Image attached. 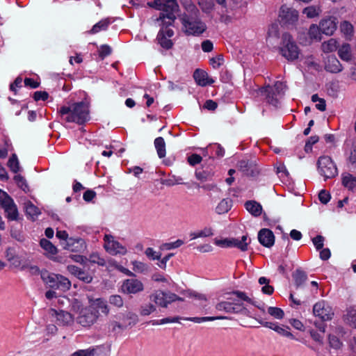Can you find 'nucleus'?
<instances>
[{
	"mask_svg": "<svg viewBox=\"0 0 356 356\" xmlns=\"http://www.w3.org/2000/svg\"><path fill=\"white\" fill-rule=\"evenodd\" d=\"M95 305L96 307V308H95V309H99L102 312V313L104 314L105 315L108 314L109 308L106 301H105L104 300L101 298L96 299L95 301Z\"/></svg>",
	"mask_w": 356,
	"mask_h": 356,
	"instance_id": "nucleus-43",
	"label": "nucleus"
},
{
	"mask_svg": "<svg viewBox=\"0 0 356 356\" xmlns=\"http://www.w3.org/2000/svg\"><path fill=\"white\" fill-rule=\"evenodd\" d=\"M322 49L325 53L334 51L338 49L337 41L334 38H331L327 42L322 44Z\"/></svg>",
	"mask_w": 356,
	"mask_h": 356,
	"instance_id": "nucleus-38",
	"label": "nucleus"
},
{
	"mask_svg": "<svg viewBox=\"0 0 356 356\" xmlns=\"http://www.w3.org/2000/svg\"><path fill=\"white\" fill-rule=\"evenodd\" d=\"M8 166L10 170L17 173L20 170L19 163L16 154H13L8 161Z\"/></svg>",
	"mask_w": 356,
	"mask_h": 356,
	"instance_id": "nucleus-45",
	"label": "nucleus"
},
{
	"mask_svg": "<svg viewBox=\"0 0 356 356\" xmlns=\"http://www.w3.org/2000/svg\"><path fill=\"white\" fill-rule=\"evenodd\" d=\"M275 327V332L277 333H278L279 334L282 335V336H284V337H288V338H290V339H295L293 334L290 332L288 330H289V327L288 326H280V325H277V327Z\"/></svg>",
	"mask_w": 356,
	"mask_h": 356,
	"instance_id": "nucleus-48",
	"label": "nucleus"
},
{
	"mask_svg": "<svg viewBox=\"0 0 356 356\" xmlns=\"http://www.w3.org/2000/svg\"><path fill=\"white\" fill-rule=\"evenodd\" d=\"M280 39V28L277 23H273L268 28L266 42L272 46L278 44Z\"/></svg>",
	"mask_w": 356,
	"mask_h": 356,
	"instance_id": "nucleus-22",
	"label": "nucleus"
},
{
	"mask_svg": "<svg viewBox=\"0 0 356 356\" xmlns=\"http://www.w3.org/2000/svg\"><path fill=\"white\" fill-rule=\"evenodd\" d=\"M91 264H96L99 266H106V260L101 257L99 254L97 252H93L89 255L88 260Z\"/></svg>",
	"mask_w": 356,
	"mask_h": 356,
	"instance_id": "nucleus-41",
	"label": "nucleus"
},
{
	"mask_svg": "<svg viewBox=\"0 0 356 356\" xmlns=\"http://www.w3.org/2000/svg\"><path fill=\"white\" fill-rule=\"evenodd\" d=\"M320 32L319 26L312 24L309 28V35L312 39L321 40Z\"/></svg>",
	"mask_w": 356,
	"mask_h": 356,
	"instance_id": "nucleus-52",
	"label": "nucleus"
},
{
	"mask_svg": "<svg viewBox=\"0 0 356 356\" xmlns=\"http://www.w3.org/2000/svg\"><path fill=\"white\" fill-rule=\"evenodd\" d=\"M0 204L4 209L8 220H18L19 213L17 205L13 198L4 191H0Z\"/></svg>",
	"mask_w": 356,
	"mask_h": 356,
	"instance_id": "nucleus-7",
	"label": "nucleus"
},
{
	"mask_svg": "<svg viewBox=\"0 0 356 356\" xmlns=\"http://www.w3.org/2000/svg\"><path fill=\"white\" fill-rule=\"evenodd\" d=\"M268 313L277 319H282L284 316V311L278 307H269Z\"/></svg>",
	"mask_w": 356,
	"mask_h": 356,
	"instance_id": "nucleus-50",
	"label": "nucleus"
},
{
	"mask_svg": "<svg viewBox=\"0 0 356 356\" xmlns=\"http://www.w3.org/2000/svg\"><path fill=\"white\" fill-rule=\"evenodd\" d=\"M324 237L321 235H318L312 238V242L317 250H321L323 247Z\"/></svg>",
	"mask_w": 356,
	"mask_h": 356,
	"instance_id": "nucleus-60",
	"label": "nucleus"
},
{
	"mask_svg": "<svg viewBox=\"0 0 356 356\" xmlns=\"http://www.w3.org/2000/svg\"><path fill=\"white\" fill-rule=\"evenodd\" d=\"M340 29L347 38H351L353 35V26L348 21L341 23Z\"/></svg>",
	"mask_w": 356,
	"mask_h": 356,
	"instance_id": "nucleus-39",
	"label": "nucleus"
},
{
	"mask_svg": "<svg viewBox=\"0 0 356 356\" xmlns=\"http://www.w3.org/2000/svg\"><path fill=\"white\" fill-rule=\"evenodd\" d=\"M232 207V200L230 198L222 199L216 207V212L218 214L227 213Z\"/></svg>",
	"mask_w": 356,
	"mask_h": 356,
	"instance_id": "nucleus-29",
	"label": "nucleus"
},
{
	"mask_svg": "<svg viewBox=\"0 0 356 356\" xmlns=\"http://www.w3.org/2000/svg\"><path fill=\"white\" fill-rule=\"evenodd\" d=\"M110 23L111 22L108 19L101 20L92 26V29L90 31V33L92 34H95L102 30H106L108 28Z\"/></svg>",
	"mask_w": 356,
	"mask_h": 356,
	"instance_id": "nucleus-37",
	"label": "nucleus"
},
{
	"mask_svg": "<svg viewBox=\"0 0 356 356\" xmlns=\"http://www.w3.org/2000/svg\"><path fill=\"white\" fill-rule=\"evenodd\" d=\"M328 339L331 347L335 349H339L341 348L342 343L340 341L338 337L334 335L330 334Z\"/></svg>",
	"mask_w": 356,
	"mask_h": 356,
	"instance_id": "nucleus-57",
	"label": "nucleus"
},
{
	"mask_svg": "<svg viewBox=\"0 0 356 356\" xmlns=\"http://www.w3.org/2000/svg\"><path fill=\"white\" fill-rule=\"evenodd\" d=\"M57 286L58 287L56 289L66 291L70 289L71 282L67 277L60 275Z\"/></svg>",
	"mask_w": 356,
	"mask_h": 356,
	"instance_id": "nucleus-40",
	"label": "nucleus"
},
{
	"mask_svg": "<svg viewBox=\"0 0 356 356\" xmlns=\"http://www.w3.org/2000/svg\"><path fill=\"white\" fill-rule=\"evenodd\" d=\"M246 210L254 217L259 216L262 213L261 205L255 200H248L245 203Z\"/></svg>",
	"mask_w": 356,
	"mask_h": 356,
	"instance_id": "nucleus-26",
	"label": "nucleus"
},
{
	"mask_svg": "<svg viewBox=\"0 0 356 356\" xmlns=\"http://www.w3.org/2000/svg\"><path fill=\"white\" fill-rule=\"evenodd\" d=\"M193 77L196 83L201 86L211 85L214 83V80L209 78L208 74L202 70H195L193 73Z\"/></svg>",
	"mask_w": 356,
	"mask_h": 356,
	"instance_id": "nucleus-23",
	"label": "nucleus"
},
{
	"mask_svg": "<svg viewBox=\"0 0 356 356\" xmlns=\"http://www.w3.org/2000/svg\"><path fill=\"white\" fill-rule=\"evenodd\" d=\"M250 243V239L248 238L247 235L241 237V239L232 238V247H236L243 252L247 251L248 245Z\"/></svg>",
	"mask_w": 356,
	"mask_h": 356,
	"instance_id": "nucleus-30",
	"label": "nucleus"
},
{
	"mask_svg": "<svg viewBox=\"0 0 356 356\" xmlns=\"http://www.w3.org/2000/svg\"><path fill=\"white\" fill-rule=\"evenodd\" d=\"M345 321L350 326L356 328V308L350 307L347 310Z\"/></svg>",
	"mask_w": 356,
	"mask_h": 356,
	"instance_id": "nucleus-35",
	"label": "nucleus"
},
{
	"mask_svg": "<svg viewBox=\"0 0 356 356\" xmlns=\"http://www.w3.org/2000/svg\"><path fill=\"white\" fill-rule=\"evenodd\" d=\"M49 97V94L45 91H36L34 93L33 98L35 101L46 100Z\"/></svg>",
	"mask_w": 356,
	"mask_h": 356,
	"instance_id": "nucleus-64",
	"label": "nucleus"
},
{
	"mask_svg": "<svg viewBox=\"0 0 356 356\" xmlns=\"http://www.w3.org/2000/svg\"><path fill=\"white\" fill-rule=\"evenodd\" d=\"M112 49L111 48L107 45L104 44L100 47L99 50V56L102 60H103L106 56L110 55L111 54Z\"/></svg>",
	"mask_w": 356,
	"mask_h": 356,
	"instance_id": "nucleus-54",
	"label": "nucleus"
},
{
	"mask_svg": "<svg viewBox=\"0 0 356 356\" xmlns=\"http://www.w3.org/2000/svg\"><path fill=\"white\" fill-rule=\"evenodd\" d=\"M286 86L281 81H276L271 86L270 85L261 87L257 90L259 96L264 97L268 104L277 107L280 103L279 99L284 95Z\"/></svg>",
	"mask_w": 356,
	"mask_h": 356,
	"instance_id": "nucleus-4",
	"label": "nucleus"
},
{
	"mask_svg": "<svg viewBox=\"0 0 356 356\" xmlns=\"http://www.w3.org/2000/svg\"><path fill=\"white\" fill-rule=\"evenodd\" d=\"M342 184L349 190H353L356 187V177L350 174L344 175L342 178Z\"/></svg>",
	"mask_w": 356,
	"mask_h": 356,
	"instance_id": "nucleus-36",
	"label": "nucleus"
},
{
	"mask_svg": "<svg viewBox=\"0 0 356 356\" xmlns=\"http://www.w3.org/2000/svg\"><path fill=\"white\" fill-rule=\"evenodd\" d=\"M321 13V9L316 6H309L303 10V13L309 18H313L318 16Z\"/></svg>",
	"mask_w": 356,
	"mask_h": 356,
	"instance_id": "nucleus-47",
	"label": "nucleus"
},
{
	"mask_svg": "<svg viewBox=\"0 0 356 356\" xmlns=\"http://www.w3.org/2000/svg\"><path fill=\"white\" fill-rule=\"evenodd\" d=\"M150 300L156 305L166 308L169 304L176 300L184 301V298L179 297L175 293L158 291L149 296Z\"/></svg>",
	"mask_w": 356,
	"mask_h": 356,
	"instance_id": "nucleus-10",
	"label": "nucleus"
},
{
	"mask_svg": "<svg viewBox=\"0 0 356 356\" xmlns=\"http://www.w3.org/2000/svg\"><path fill=\"white\" fill-rule=\"evenodd\" d=\"M59 113L67 122H75L83 124L90 120L88 104L81 102L72 104L70 106H63L59 110Z\"/></svg>",
	"mask_w": 356,
	"mask_h": 356,
	"instance_id": "nucleus-3",
	"label": "nucleus"
},
{
	"mask_svg": "<svg viewBox=\"0 0 356 356\" xmlns=\"http://www.w3.org/2000/svg\"><path fill=\"white\" fill-rule=\"evenodd\" d=\"M181 20L184 31L187 35L199 36L207 30V25L198 18V14L185 15Z\"/></svg>",
	"mask_w": 356,
	"mask_h": 356,
	"instance_id": "nucleus-5",
	"label": "nucleus"
},
{
	"mask_svg": "<svg viewBox=\"0 0 356 356\" xmlns=\"http://www.w3.org/2000/svg\"><path fill=\"white\" fill-rule=\"evenodd\" d=\"M280 52L282 56L289 61L295 60L298 58L299 48L293 40L292 36L288 33H284L282 35Z\"/></svg>",
	"mask_w": 356,
	"mask_h": 356,
	"instance_id": "nucleus-6",
	"label": "nucleus"
},
{
	"mask_svg": "<svg viewBox=\"0 0 356 356\" xmlns=\"http://www.w3.org/2000/svg\"><path fill=\"white\" fill-rule=\"evenodd\" d=\"M99 314V310L93 307L83 308L80 311L76 322L83 327H90L97 321Z\"/></svg>",
	"mask_w": 356,
	"mask_h": 356,
	"instance_id": "nucleus-9",
	"label": "nucleus"
},
{
	"mask_svg": "<svg viewBox=\"0 0 356 356\" xmlns=\"http://www.w3.org/2000/svg\"><path fill=\"white\" fill-rule=\"evenodd\" d=\"M318 198L321 203L325 204L330 200V194L325 190H321L318 194Z\"/></svg>",
	"mask_w": 356,
	"mask_h": 356,
	"instance_id": "nucleus-59",
	"label": "nucleus"
},
{
	"mask_svg": "<svg viewBox=\"0 0 356 356\" xmlns=\"http://www.w3.org/2000/svg\"><path fill=\"white\" fill-rule=\"evenodd\" d=\"M10 235L13 238H15L16 240L20 242L24 241L25 239L24 236L20 231L16 230L13 228H11Z\"/></svg>",
	"mask_w": 356,
	"mask_h": 356,
	"instance_id": "nucleus-62",
	"label": "nucleus"
},
{
	"mask_svg": "<svg viewBox=\"0 0 356 356\" xmlns=\"http://www.w3.org/2000/svg\"><path fill=\"white\" fill-rule=\"evenodd\" d=\"M183 1H184L183 3L184 4L188 12H189L192 14H194L195 15H196V14H199L198 9L196 8V6L194 4L192 3L191 0H183Z\"/></svg>",
	"mask_w": 356,
	"mask_h": 356,
	"instance_id": "nucleus-53",
	"label": "nucleus"
},
{
	"mask_svg": "<svg viewBox=\"0 0 356 356\" xmlns=\"http://www.w3.org/2000/svg\"><path fill=\"white\" fill-rule=\"evenodd\" d=\"M104 240L105 241L104 248L111 254L124 255L127 253L126 248L118 241H115L113 236L106 234Z\"/></svg>",
	"mask_w": 356,
	"mask_h": 356,
	"instance_id": "nucleus-15",
	"label": "nucleus"
},
{
	"mask_svg": "<svg viewBox=\"0 0 356 356\" xmlns=\"http://www.w3.org/2000/svg\"><path fill=\"white\" fill-rule=\"evenodd\" d=\"M40 245L42 249H44L48 254L51 255H55L58 252L57 248L49 240L46 238H42L40 241Z\"/></svg>",
	"mask_w": 356,
	"mask_h": 356,
	"instance_id": "nucleus-32",
	"label": "nucleus"
},
{
	"mask_svg": "<svg viewBox=\"0 0 356 356\" xmlns=\"http://www.w3.org/2000/svg\"><path fill=\"white\" fill-rule=\"evenodd\" d=\"M197 3L204 13L211 12L214 6L213 0H197Z\"/></svg>",
	"mask_w": 356,
	"mask_h": 356,
	"instance_id": "nucleus-46",
	"label": "nucleus"
},
{
	"mask_svg": "<svg viewBox=\"0 0 356 356\" xmlns=\"http://www.w3.org/2000/svg\"><path fill=\"white\" fill-rule=\"evenodd\" d=\"M317 165L319 173L325 177V179L333 178L338 175L337 168L330 156H320Z\"/></svg>",
	"mask_w": 356,
	"mask_h": 356,
	"instance_id": "nucleus-8",
	"label": "nucleus"
},
{
	"mask_svg": "<svg viewBox=\"0 0 356 356\" xmlns=\"http://www.w3.org/2000/svg\"><path fill=\"white\" fill-rule=\"evenodd\" d=\"M24 209L27 216L34 220L40 214V209L31 201L28 200L24 204Z\"/></svg>",
	"mask_w": 356,
	"mask_h": 356,
	"instance_id": "nucleus-28",
	"label": "nucleus"
},
{
	"mask_svg": "<svg viewBox=\"0 0 356 356\" xmlns=\"http://www.w3.org/2000/svg\"><path fill=\"white\" fill-rule=\"evenodd\" d=\"M183 319L186 320V321H193V322H195L197 323H200L205 322V321H212L218 320V319H229V318L227 316H206V317H187V318H184Z\"/></svg>",
	"mask_w": 356,
	"mask_h": 356,
	"instance_id": "nucleus-34",
	"label": "nucleus"
},
{
	"mask_svg": "<svg viewBox=\"0 0 356 356\" xmlns=\"http://www.w3.org/2000/svg\"><path fill=\"white\" fill-rule=\"evenodd\" d=\"M202 160L201 156L197 154H193L190 156L188 157V162L191 165H195L196 164L200 163Z\"/></svg>",
	"mask_w": 356,
	"mask_h": 356,
	"instance_id": "nucleus-61",
	"label": "nucleus"
},
{
	"mask_svg": "<svg viewBox=\"0 0 356 356\" xmlns=\"http://www.w3.org/2000/svg\"><path fill=\"white\" fill-rule=\"evenodd\" d=\"M279 18L284 25H294L298 19V13L295 9L282 6L280 8Z\"/></svg>",
	"mask_w": 356,
	"mask_h": 356,
	"instance_id": "nucleus-14",
	"label": "nucleus"
},
{
	"mask_svg": "<svg viewBox=\"0 0 356 356\" xmlns=\"http://www.w3.org/2000/svg\"><path fill=\"white\" fill-rule=\"evenodd\" d=\"M313 314L323 321H330L334 316L332 307L323 300L319 301L314 305Z\"/></svg>",
	"mask_w": 356,
	"mask_h": 356,
	"instance_id": "nucleus-11",
	"label": "nucleus"
},
{
	"mask_svg": "<svg viewBox=\"0 0 356 356\" xmlns=\"http://www.w3.org/2000/svg\"><path fill=\"white\" fill-rule=\"evenodd\" d=\"M238 170L241 171L246 176L254 177L259 173L256 163L253 161L241 160L237 163Z\"/></svg>",
	"mask_w": 356,
	"mask_h": 356,
	"instance_id": "nucleus-17",
	"label": "nucleus"
},
{
	"mask_svg": "<svg viewBox=\"0 0 356 356\" xmlns=\"http://www.w3.org/2000/svg\"><path fill=\"white\" fill-rule=\"evenodd\" d=\"M180 319H181V318L178 317V316L167 317V318H164L161 320H152V321H150L149 323L153 325H163V324L169 323H179Z\"/></svg>",
	"mask_w": 356,
	"mask_h": 356,
	"instance_id": "nucleus-44",
	"label": "nucleus"
},
{
	"mask_svg": "<svg viewBox=\"0 0 356 356\" xmlns=\"http://www.w3.org/2000/svg\"><path fill=\"white\" fill-rule=\"evenodd\" d=\"M67 269L72 275L85 283H90L93 280L92 276L89 273L76 266L69 265L67 266Z\"/></svg>",
	"mask_w": 356,
	"mask_h": 356,
	"instance_id": "nucleus-19",
	"label": "nucleus"
},
{
	"mask_svg": "<svg viewBox=\"0 0 356 356\" xmlns=\"http://www.w3.org/2000/svg\"><path fill=\"white\" fill-rule=\"evenodd\" d=\"M144 290L143 282L135 278L124 280L120 286V291L127 295L137 294Z\"/></svg>",
	"mask_w": 356,
	"mask_h": 356,
	"instance_id": "nucleus-12",
	"label": "nucleus"
},
{
	"mask_svg": "<svg viewBox=\"0 0 356 356\" xmlns=\"http://www.w3.org/2000/svg\"><path fill=\"white\" fill-rule=\"evenodd\" d=\"M147 257L152 260H160L161 254L155 252L153 248H147L145 252Z\"/></svg>",
	"mask_w": 356,
	"mask_h": 356,
	"instance_id": "nucleus-58",
	"label": "nucleus"
},
{
	"mask_svg": "<svg viewBox=\"0 0 356 356\" xmlns=\"http://www.w3.org/2000/svg\"><path fill=\"white\" fill-rule=\"evenodd\" d=\"M325 70L330 73H339L343 70V66L335 56H328L325 60Z\"/></svg>",
	"mask_w": 356,
	"mask_h": 356,
	"instance_id": "nucleus-21",
	"label": "nucleus"
},
{
	"mask_svg": "<svg viewBox=\"0 0 356 356\" xmlns=\"http://www.w3.org/2000/svg\"><path fill=\"white\" fill-rule=\"evenodd\" d=\"M157 40L162 47L166 49L172 48L173 43L171 40L165 37L163 27L158 33Z\"/></svg>",
	"mask_w": 356,
	"mask_h": 356,
	"instance_id": "nucleus-31",
	"label": "nucleus"
},
{
	"mask_svg": "<svg viewBox=\"0 0 356 356\" xmlns=\"http://www.w3.org/2000/svg\"><path fill=\"white\" fill-rule=\"evenodd\" d=\"M14 180L17 185L18 186V187H19L25 193L29 191V188L27 181L23 176H22L21 175H16L14 177Z\"/></svg>",
	"mask_w": 356,
	"mask_h": 356,
	"instance_id": "nucleus-42",
	"label": "nucleus"
},
{
	"mask_svg": "<svg viewBox=\"0 0 356 356\" xmlns=\"http://www.w3.org/2000/svg\"><path fill=\"white\" fill-rule=\"evenodd\" d=\"M154 146L158 156L162 159L165 156V143L162 137H158L154 140Z\"/></svg>",
	"mask_w": 356,
	"mask_h": 356,
	"instance_id": "nucleus-33",
	"label": "nucleus"
},
{
	"mask_svg": "<svg viewBox=\"0 0 356 356\" xmlns=\"http://www.w3.org/2000/svg\"><path fill=\"white\" fill-rule=\"evenodd\" d=\"M110 304L117 307H122L124 304L122 298L120 295H112L108 300Z\"/></svg>",
	"mask_w": 356,
	"mask_h": 356,
	"instance_id": "nucleus-51",
	"label": "nucleus"
},
{
	"mask_svg": "<svg viewBox=\"0 0 356 356\" xmlns=\"http://www.w3.org/2000/svg\"><path fill=\"white\" fill-rule=\"evenodd\" d=\"M258 240L264 247L270 248L274 245L275 236L269 229L263 228L258 233Z\"/></svg>",
	"mask_w": 356,
	"mask_h": 356,
	"instance_id": "nucleus-20",
	"label": "nucleus"
},
{
	"mask_svg": "<svg viewBox=\"0 0 356 356\" xmlns=\"http://www.w3.org/2000/svg\"><path fill=\"white\" fill-rule=\"evenodd\" d=\"M156 309V307L151 303L143 305L140 306V314L141 316H148L155 312Z\"/></svg>",
	"mask_w": 356,
	"mask_h": 356,
	"instance_id": "nucleus-49",
	"label": "nucleus"
},
{
	"mask_svg": "<svg viewBox=\"0 0 356 356\" xmlns=\"http://www.w3.org/2000/svg\"><path fill=\"white\" fill-rule=\"evenodd\" d=\"M58 274L50 273L47 270L41 271L42 280L49 285L50 288L56 289L58 286V280L59 279Z\"/></svg>",
	"mask_w": 356,
	"mask_h": 356,
	"instance_id": "nucleus-24",
	"label": "nucleus"
},
{
	"mask_svg": "<svg viewBox=\"0 0 356 356\" xmlns=\"http://www.w3.org/2000/svg\"><path fill=\"white\" fill-rule=\"evenodd\" d=\"M95 350L92 349H86V350H79L72 353L71 356H95Z\"/></svg>",
	"mask_w": 356,
	"mask_h": 356,
	"instance_id": "nucleus-56",
	"label": "nucleus"
},
{
	"mask_svg": "<svg viewBox=\"0 0 356 356\" xmlns=\"http://www.w3.org/2000/svg\"><path fill=\"white\" fill-rule=\"evenodd\" d=\"M50 314L52 317L56 318V323L58 325H71L74 321L72 315L70 313L63 310L57 311L56 309H51L50 310Z\"/></svg>",
	"mask_w": 356,
	"mask_h": 356,
	"instance_id": "nucleus-16",
	"label": "nucleus"
},
{
	"mask_svg": "<svg viewBox=\"0 0 356 356\" xmlns=\"http://www.w3.org/2000/svg\"><path fill=\"white\" fill-rule=\"evenodd\" d=\"M202 49L204 52H211L213 49V43L209 40H204L201 44Z\"/></svg>",
	"mask_w": 356,
	"mask_h": 356,
	"instance_id": "nucleus-63",
	"label": "nucleus"
},
{
	"mask_svg": "<svg viewBox=\"0 0 356 356\" xmlns=\"http://www.w3.org/2000/svg\"><path fill=\"white\" fill-rule=\"evenodd\" d=\"M338 55L339 58L343 61H351L353 60V56L350 45L348 43H343L338 49Z\"/></svg>",
	"mask_w": 356,
	"mask_h": 356,
	"instance_id": "nucleus-25",
	"label": "nucleus"
},
{
	"mask_svg": "<svg viewBox=\"0 0 356 356\" xmlns=\"http://www.w3.org/2000/svg\"><path fill=\"white\" fill-rule=\"evenodd\" d=\"M223 56L222 54H219L216 57L210 59V64L215 69L220 67L222 65Z\"/></svg>",
	"mask_w": 356,
	"mask_h": 356,
	"instance_id": "nucleus-55",
	"label": "nucleus"
},
{
	"mask_svg": "<svg viewBox=\"0 0 356 356\" xmlns=\"http://www.w3.org/2000/svg\"><path fill=\"white\" fill-rule=\"evenodd\" d=\"M292 277L297 289L302 287L307 280V273L300 269H296L293 273Z\"/></svg>",
	"mask_w": 356,
	"mask_h": 356,
	"instance_id": "nucleus-27",
	"label": "nucleus"
},
{
	"mask_svg": "<svg viewBox=\"0 0 356 356\" xmlns=\"http://www.w3.org/2000/svg\"><path fill=\"white\" fill-rule=\"evenodd\" d=\"M228 294L231 295V296L227 298V300L220 301L216 305L215 308L216 310L227 314H240L245 315L248 313V309L244 306L243 301H245L259 307L256 302L249 298L243 291H233Z\"/></svg>",
	"mask_w": 356,
	"mask_h": 356,
	"instance_id": "nucleus-1",
	"label": "nucleus"
},
{
	"mask_svg": "<svg viewBox=\"0 0 356 356\" xmlns=\"http://www.w3.org/2000/svg\"><path fill=\"white\" fill-rule=\"evenodd\" d=\"M56 237L59 239L66 241V245L64 248L72 252L79 251L84 247V241L82 238H68V234L66 231H57Z\"/></svg>",
	"mask_w": 356,
	"mask_h": 356,
	"instance_id": "nucleus-13",
	"label": "nucleus"
},
{
	"mask_svg": "<svg viewBox=\"0 0 356 356\" xmlns=\"http://www.w3.org/2000/svg\"><path fill=\"white\" fill-rule=\"evenodd\" d=\"M337 19L334 17H327L321 20L319 29L321 32L327 35H332L337 29Z\"/></svg>",
	"mask_w": 356,
	"mask_h": 356,
	"instance_id": "nucleus-18",
	"label": "nucleus"
},
{
	"mask_svg": "<svg viewBox=\"0 0 356 356\" xmlns=\"http://www.w3.org/2000/svg\"><path fill=\"white\" fill-rule=\"evenodd\" d=\"M154 3L157 10L161 11L157 21H161L164 29L165 37L171 38L174 35L172 29H168V26L172 25L176 19L175 13L178 10L179 6L176 0H154Z\"/></svg>",
	"mask_w": 356,
	"mask_h": 356,
	"instance_id": "nucleus-2",
	"label": "nucleus"
}]
</instances>
